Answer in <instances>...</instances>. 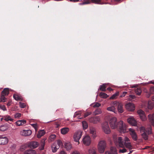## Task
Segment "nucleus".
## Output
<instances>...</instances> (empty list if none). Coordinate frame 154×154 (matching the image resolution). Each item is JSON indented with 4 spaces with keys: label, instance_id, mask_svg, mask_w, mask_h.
I'll list each match as a JSON object with an SVG mask.
<instances>
[{
    "label": "nucleus",
    "instance_id": "f257e3e1",
    "mask_svg": "<svg viewBox=\"0 0 154 154\" xmlns=\"http://www.w3.org/2000/svg\"><path fill=\"white\" fill-rule=\"evenodd\" d=\"M117 119L115 117H113L109 121V124L111 128L112 129L117 128L119 129L121 133H125L126 132V126L124 125L123 122L120 121L117 123Z\"/></svg>",
    "mask_w": 154,
    "mask_h": 154
},
{
    "label": "nucleus",
    "instance_id": "f03ea898",
    "mask_svg": "<svg viewBox=\"0 0 154 154\" xmlns=\"http://www.w3.org/2000/svg\"><path fill=\"white\" fill-rule=\"evenodd\" d=\"M129 141V139L128 137H125L124 140L121 137H119L115 141V143L117 146H118L120 147L123 148L125 146L127 148L130 149H131L132 146L131 143L128 142Z\"/></svg>",
    "mask_w": 154,
    "mask_h": 154
},
{
    "label": "nucleus",
    "instance_id": "7ed1b4c3",
    "mask_svg": "<svg viewBox=\"0 0 154 154\" xmlns=\"http://www.w3.org/2000/svg\"><path fill=\"white\" fill-rule=\"evenodd\" d=\"M140 130L141 133L143 132L141 135L142 137L145 140H147L148 138V135L151 134V127L148 130L145 129L144 127H141L140 128Z\"/></svg>",
    "mask_w": 154,
    "mask_h": 154
},
{
    "label": "nucleus",
    "instance_id": "20e7f679",
    "mask_svg": "<svg viewBox=\"0 0 154 154\" xmlns=\"http://www.w3.org/2000/svg\"><path fill=\"white\" fill-rule=\"evenodd\" d=\"M106 146V142L104 140L100 141L98 144V149L100 153L104 152Z\"/></svg>",
    "mask_w": 154,
    "mask_h": 154
},
{
    "label": "nucleus",
    "instance_id": "39448f33",
    "mask_svg": "<svg viewBox=\"0 0 154 154\" xmlns=\"http://www.w3.org/2000/svg\"><path fill=\"white\" fill-rule=\"evenodd\" d=\"M102 128L103 131L105 134H108L110 133L111 131L107 122H103L102 125Z\"/></svg>",
    "mask_w": 154,
    "mask_h": 154
},
{
    "label": "nucleus",
    "instance_id": "423d86ee",
    "mask_svg": "<svg viewBox=\"0 0 154 154\" xmlns=\"http://www.w3.org/2000/svg\"><path fill=\"white\" fill-rule=\"evenodd\" d=\"M82 132L81 131H78L75 132L73 136L74 140L79 143V140L82 135Z\"/></svg>",
    "mask_w": 154,
    "mask_h": 154
},
{
    "label": "nucleus",
    "instance_id": "0eeeda50",
    "mask_svg": "<svg viewBox=\"0 0 154 154\" xmlns=\"http://www.w3.org/2000/svg\"><path fill=\"white\" fill-rule=\"evenodd\" d=\"M112 104L114 105L115 106H118V110L120 113H122L124 112L123 109V105L121 103H119L118 102L115 101L113 102Z\"/></svg>",
    "mask_w": 154,
    "mask_h": 154
},
{
    "label": "nucleus",
    "instance_id": "6e6552de",
    "mask_svg": "<svg viewBox=\"0 0 154 154\" xmlns=\"http://www.w3.org/2000/svg\"><path fill=\"white\" fill-rule=\"evenodd\" d=\"M82 141L84 145L89 146L91 142V138L89 136L86 135L83 138Z\"/></svg>",
    "mask_w": 154,
    "mask_h": 154
},
{
    "label": "nucleus",
    "instance_id": "1a4fd4ad",
    "mask_svg": "<svg viewBox=\"0 0 154 154\" xmlns=\"http://www.w3.org/2000/svg\"><path fill=\"white\" fill-rule=\"evenodd\" d=\"M125 108L127 110L130 111H133L135 109V106L134 104L130 103L126 104Z\"/></svg>",
    "mask_w": 154,
    "mask_h": 154
},
{
    "label": "nucleus",
    "instance_id": "9d476101",
    "mask_svg": "<svg viewBox=\"0 0 154 154\" xmlns=\"http://www.w3.org/2000/svg\"><path fill=\"white\" fill-rule=\"evenodd\" d=\"M137 113L142 121H144L146 120V117L144 114V112L143 110L141 109L138 110Z\"/></svg>",
    "mask_w": 154,
    "mask_h": 154
},
{
    "label": "nucleus",
    "instance_id": "9b49d317",
    "mask_svg": "<svg viewBox=\"0 0 154 154\" xmlns=\"http://www.w3.org/2000/svg\"><path fill=\"white\" fill-rule=\"evenodd\" d=\"M32 133V131L29 130H23L20 132L21 135L24 136H27L30 135Z\"/></svg>",
    "mask_w": 154,
    "mask_h": 154
},
{
    "label": "nucleus",
    "instance_id": "f8f14e48",
    "mask_svg": "<svg viewBox=\"0 0 154 154\" xmlns=\"http://www.w3.org/2000/svg\"><path fill=\"white\" fill-rule=\"evenodd\" d=\"M90 133L92 135L93 138H95L97 137L96 130L95 128L91 126L90 127Z\"/></svg>",
    "mask_w": 154,
    "mask_h": 154
},
{
    "label": "nucleus",
    "instance_id": "ddd939ff",
    "mask_svg": "<svg viewBox=\"0 0 154 154\" xmlns=\"http://www.w3.org/2000/svg\"><path fill=\"white\" fill-rule=\"evenodd\" d=\"M8 141L7 138L4 136L0 137V144L5 145L6 144Z\"/></svg>",
    "mask_w": 154,
    "mask_h": 154
},
{
    "label": "nucleus",
    "instance_id": "4468645a",
    "mask_svg": "<svg viewBox=\"0 0 154 154\" xmlns=\"http://www.w3.org/2000/svg\"><path fill=\"white\" fill-rule=\"evenodd\" d=\"M39 145L38 142L34 141L30 142L28 144V146L31 148L34 149L37 147Z\"/></svg>",
    "mask_w": 154,
    "mask_h": 154
},
{
    "label": "nucleus",
    "instance_id": "2eb2a0df",
    "mask_svg": "<svg viewBox=\"0 0 154 154\" xmlns=\"http://www.w3.org/2000/svg\"><path fill=\"white\" fill-rule=\"evenodd\" d=\"M105 154H117L116 148L111 147L109 151H106Z\"/></svg>",
    "mask_w": 154,
    "mask_h": 154
},
{
    "label": "nucleus",
    "instance_id": "dca6fc26",
    "mask_svg": "<svg viewBox=\"0 0 154 154\" xmlns=\"http://www.w3.org/2000/svg\"><path fill=\"white\" fill-rule=\"evenodd\" d=\"M154 106V96L152 97V100L149 101L148 103V107L149 109H151Z\"/></svg>",
    "mask_w": 154,
    "mask_h": 154
},
{
    "label": "nucleus",
    "instance_id": "f3484780",
    "mask_svg": "<svg viewBox=\"0 0 154 154\" xmlns=\"http://www.w3.org/2000/svg\"><path fill=\"white\" fill-rule=\"evenodd\" d=\"M100 118L98 116L91 117L89 119V121L93 123H97L100 121Z\"/></svg>",
    "mask_w": 154,
    "mask_h": 154
},
{
    "label": "nucleus",
    "instance_id": "a211bd4d",
    "mask_svg": "<svg viewBox=\"0 0 154 154\" xmlns=\"http://www.w3.org/2000/svg\"><path fill=\"white\" fill-rule=\"evenodd\" d=\"M129 131L130 132V134L131 135L133 139L135 141L137 140V136L135 132L131 128L129 129Z\"/></svg>",
    "mask_w": 154,
    "mask_h": 154
},
{
    "label": "nucleus",
    "instance_id": "6ab92c4d",
    "mask_svg": "<svg viewBox=\"0 0 154 154\" xmlns=\"http://www.w3.org/2000/svg\"><path fill=\"white\" fill-rule=\"evenodd\" d=\"M127 121L128 123L134 126L136 125V121L134 118H129L128 119Z\"/></svg>",
    "mask_w": 154,
    "mask_h": 154
},
{
    "label": "nucleus",
    "instance_id": "aec40b11",
    "mask_svg": "<svg viewBox=\"0 0 154 154\" xmlns=\"http://www.w3.org/2000/svg\"><path fill=\"white\" fill-rule=\"evenodd\" d=\"M47 139L46 138H44L41 141L40 146L39 147L40 150H41L44 149L45 146V141Z\"/></svg>",
    "mask_w": 154,
    "mask_h": 154
},
{
    "label": "nucleus",
    "instance_id": "412c9836",
    "mask_svg": "<svg viewBox=\"0 0 154 154\" xmlns=\"http://www.w3.org/2000/svg\"><path fill=\"white\" fill-rule=\"evenodd\" d=\"M148 117L150 122L154 126V113L152 115L149 114Z\"/></svg>",
    "mask_w": 154,
    "mask_h": 154
},
{
    "label": "nucleus",
    "instance_id": "4be33fe9",
    "mask_svg": "<svg viewBox=\"0 0 154 154\" xmlns=\"http://www.w3.org/2000/svg\"><path fill=\"white\" fill-rule=\"evenodd\" d=\"M59 148V146H57L56 143H55L51 146V149L53 152H56L57 149Z\"/></svg>",
    "mask_w": 154,
    "mask_h": 154
},
{
    "label": "nucleus",
    "instance_id": "5701e85b",
    "mask_svg": "<svg viewBox=\"0 0 154 154\" xmlns=\"http://www.w3.org/2000/svg\"><path fill=\"white\" fill-rule=\"evenodd\" d=\"M9 127V125L8 124H5L0 127V130L2 131H4L7 130Z\"/></svg>",
    "mask_w": 154,
    "mask_h": 154
},
{
    "label": "nucleus",
    "instance_id": "b1692460",
    "mask_svg": "<svg viewBox=\"0 0 154 154\" xmlns=\"http://www.w3.org/2000/svg\"><path fill=\"white\" fill-rule=\"evenodd\" d=\"M16 124L18 126L23 125L25 124L26 123V121L24 120H18L16 122Z\"/></svg>",
    "mask_w": 154,
    "mask_h": 154
},
{
    "label": "nucleus",
    "instance_id": "393cba45",
    "mask_svg": "<svg viewBox=\"0 0 154 154\" xmlns=\"http://www.w3.org/2000/svg\"><path fill=\"white\" fill-rule=\"evenodd\" d=\"M45 133V132L44 130H40L38 132V133L37 135V137L38 138H40L41 137L43 136Z\"/></svg>",
    "mask_w": 154,
    "mask_h": 154
},
{
    "label": "nucleus",
    "instance_id": "a878e982",
    "mask_svg": "<svg viewBox=\"0 0 154 154\" xmlns=\"http://www.w3.org/2000/svg\"><path fill=\"white\" fill-rule=\"evenodd\" d=\"M24 153V154H36V152L35 150L29 149L25 151Z\"/></svg>",
    "mask_w": 154,
    "mask_h": 154
},
{
    "label": "nucleus",
    "instance_id": "bb28decb",
    "mask_svg": "<svg viewBox=\"0 0 154 154\" xmlns=\"http://www.w3.org/2000/svg\"><path fill=\"white\" fill-rule=\"evenodd\" d=\"M13 97L14 99L16 100H22V97L19 94H15L13 95Z\"/></svg>",
    "mask_w": 154,
    "mask_h": 154
},
{
    "label": "nucleus",
    "instance_id": "cd10ccee",
    "mask_svg": "<svg viewBox=\"0 0 154 154\" xmlns=\"http://www.w3.org/2000/svg\"><path fill=\"white\" fill-rule=\"evenodd\" d=\"M9 94V89L8 88H5L2 91L1 95L4 96H7Z\"/></svg>",
    "mask_w": 154,
    "mask_h": 154
},
{
    "label": "nucleus",
    "instance_id": "c85d7f7f",
    "mask_svg": "<svg viewBox=\"0 0 154 154\" xmlns=\"http://www.w3.org/2000/svg\"><path fill=\"white\" fill-rule=\"evenodd\" d=\"M81 113L80 111L76 112H75L73 116V117L74 118L77 117L78 119H81L82 118V117H81Z\"/></svg>",
    "mask_w": 154,
    "mask_h": 154
},
{
    "label": "nucleus",
    "instance_id": "c756f323",
    "mask_svg": "<svg viewBox=\"0 0 154 154\" xmlns=\"http://www.w3.org/2000/svg\"><path fill=\"white\" fill-rule=\"evenodd\" d=\"M69 129L68 128H64L61 129V133L63 134H66L69 131Z\"/></svg>",
    "mask_w": 154,
    "mask_h": 154
},
{
    "label": "nucleus",
    "instance_id": "7c9ffc66",
    "mask_svg": "<svg viewBox=\"0 0 154 154\" xmlns=\"http://www.w3.org/2000/svg\"><path fill=\"white\" fill-rule=\"evenodd\" d=\"M115 106L114 105L113 106L109 107L107 108V110L108 111L113 112L116 113V110Z\"/></svg>",
    "mask_w": 154,
    "mask_h": 154
},
{
    "label": "nucleus",
    "instance_id": "2f4dec72",
    "mask_svg": "<svg viewBox=\"0 0 154 154\" xmlns=\"http://www.w3.org/2000/svg\"><path fill=\"white\" fill-rule=\"evenodd\" d=\"M3 119L6 121H13V119H12L11 117L9 116H6L3 117Z\"/></svg>",
    "mask_w": 154,
    "mask_h": 154
},
{
    "label": "nucleus",
    "instance_id": "473e14b6",
    "mask_svg": "<svg viewBox=\"0 0 154 154\" xmlns=\"http://www.w3.org/2000/svg\"><path fill=\"white\" fill-rule=\"evenodd\" d=\"M154 94V87H152L150 88V93L146 95V97L147 98L149 97L151 94Z\"/></svg>",
    "mask_w": 154,
    "mask_h": 154
},
{
    "label": "nucleus",
    "instance_id": "72a5a7b5",
    "mask_svg": "<svg viewBox=\"0 0 154 154\" xmlns=\"http://www.w3.org/2000/svg\"><path fill=\"white\" fill-rule=\"evenodd\" d=\"M135 92L137 95H140L142 92V90L140 88H137L135 89Z\"/></svg>",
    "mask_w": 154,
    "mask_h": 154
},
{
    "label": "nucleus",
    "instance_id": "f704fd0d",
    "mask_svg": "<svg viewBox=\"0 0 154 154\" xmlns=\"http://www.w3.org/2000/svg\"><path fill=\"white\" fill-rule=\"evenodd\" d=\"M72 147L71 144L70 143H66L65 144V148L67 150L70 149Z\"/></svg>",
    "mask_w": 154,
    "mask_h": 154
},
{
    "label": "nucleus",
    "instance_id": "c9c22d12",
    "mask_svg": "<svg viewBox=\"0 0 154 154\" xmlns=\"http://www.w3.org/2000/svg\"><path fill=\"white\" fill-rule=\"evenodd\" d=\"M106 84H103L102 85L100 86V89L102 91H106Z\"/></svg>",
    "mask_w": 154,
    "mask_h": 154
},
{
    "label": "nucleus",
    "instance_id": "e433bc0d",
    "mask_svg": "<svg viewBox=\"0 0 154 154\" xmlns=\"http://www.w3.org/2000/svg\"><path fill=\"white\" fill-rule=\"evenodd\" d=\"M102 113V111L100 108H97L94 112V114L95 115H97L101 114Z\"/></svg>",
    "mask_w": 154,
    "mask_h": 154
},
{
    "label": "nucleus",
    "instance_id": "4c0bfd02",
    "mask_svg": "<svg viewBox=\"0 0 154 154\" xmlns=\"http://www.w3.org/2000/svg\"><path fill=\"white\" fill-rule=\"evenodd\" d=\"M99 95L101 98H106L108 97L106 94L103 92L100 93Z\"/></svg>",
    "mask_w": 154,
    "mask_h": 154
},
{
    "label": "nucleus",
    "instance_id": "58836bf2",
    "mask_svg": "<svg viewBox=\"0 0 154 154\" xmlns=\"http://www.w3.org/2000/svg\"><path fill=\"white\" fill-rule=\"evenodd\" d=\"M92 106L94 108L98 107L101 106V104L98 102H96L92 104Z\"/></svg>",
    "mask_w": 154,
    "mask_h": 154
},
{
    "label": "nucleus",
    "instance_id": "ea45409f",
    "mask_svg": "<svg viewBox=\"0 0 154 154\" xmlns=\"http://www.w3.org/2000/svg\"><path fill=\"white\" fill-rule=\"evenodd\" d=\"M56 137V136L55 134H51L49 137V140H50L51 141H53L55 138Z\"/></svg>",
    "mask_w": 154,
    "mask_h": 154
},
{
    "label": "nucleus",
    "instance_id": "a19ab883",
    "mask_svg": "<svg viewBox=\"0 0 154 154\" xmlns=\"http://www.w3.org/2000/svg\"><path fill=\"white\" fill-rule=\"evenodd\" d=\"M83 127L84 129H86L88 127V125L86 122H82Z\"/></svg>",
    "mask_w": 154,
    "mask_h": 154
},
{
    "label": "nucleus",
    "instance_id": "79ce46f5",
    "mask_svg": "<svg viewBox=\"0 0 154 154\" xmlns=\"http://www.w3.org/2000/svg\"><path fill=\"white\" fill-rule=\"evenodd\" d=\"M57 146H59V147L63 146V143L62 141L60 140H58L57 141V143H56Z\"/></svg>",
    "mask_w": 154,
    "mask_h": 154
},
{
    "label": "nucleus",
    "instance_id": "37998d69",
    "mask_svg": "<svg viewBox=\"0 0 154 154\" xmlns=\"http://www.w3.org/2000/svg\"><path fill=\"white\" fill-rule=\"evenodd\" d=\"M5 96L2 95H1V101L2 102H5L6 101V98L5 97Z\"/></svg>",
    "mask_w": 154,
    "mask_h": 154
},
{
    "label": "nucleus",
    "instance_id": "c03bdc74",
    "mask_svg": "<svg viewBox=\"0 0 154 154\" xmlns=\"http://www.w3.org/2000/svg\"><path fill=\"white\" fill-rule=\"evenodd\" d=\"M31 125L35 128V131H37L38 130V127L37 124H32Z\"/></svg>",
    "mask_w": 154,
    "mask_h": 154
},
{
    "label": "nucleus",
    "instance_id": "a18cd8bd",
    "mask_svg": "<svg viewBox=\"0 0 154 154\" xmlns=\"http://www.w3.org/2000/svg\"><path fill=\"white\" fill-rule=\"evenodd\" d=\"M91 1L95 4H98L100 3L101 2V0H91Z\"/></svg>",
    "mask_w": 154,
    "mask_h": 154
},
{
    "label": "nucleus",
    "instance_id": "49530a36",
    "mask_svg": "<svg viewBox=\"0 0 154 154\" xmlns=\"http://www.w3.org/2000/svg\"><path fill=\"white\" fill-rule=\"evenodd\" d=\"M21 116V114L20 113H17L14 116L15 118H16L20 117Z\"/></svg>",
    "mask_w": 154,
    "mask_h": 154
},
{
    "label": "nucleus",
    "instance_id": "de8ad7c7",
    "mask_svg": "<svg viewBox=\"0 0 154 154\" xmlns=\"http://www.w3.org/2000/svg\"><path fill=\"white\" fill-rule=\"evenodd\" d=\"M19 103L20 106L21 108H24L26 107V105L25 103L21 102H20Z\"/></svg>",
    "mask_w": 154,
    "mask_h": 154
},
{
    "label": "nucleus",
    "instance_id": "09e8293b",
    "mask_svg": "<svg viewBox=\"0 0 154 154\" xmlns=\"http://www.w3.org/2000/svg\"><path fill=\"white\" fill-rule=\"evenodd\" d=\"M89 152L90 154H97L94 150H93L91 149L89 150Z\"/></svg>",
    "mask_w": 154,
    "mask_h": 154
},
{
    "label": "nucleus",
    "instance_id": "8fccbe9b",
    "mask_svg": "<svg viewBox=\"0 0 154 154\" xmlns=\"http://www.w3.org/2000/svg\"><path fill=\"white\" fill-rule=\"evenodd\" d=\"M118 95V94H113L111 97H110V99H114Z\"/></svg>",
    "mask_w": 154,
    "mask_h": 154
},
{
    "label": "nucleus",
    "instance_id": "3c124183",
    "mask_svg": "<svg viewBox=\"0 0 154 154\" xmlns=\"http://www.w3.org/2000/svg\"><path fill=\"white\" fill-rule=\"evenodd\" d=\"M127 151V149H126L125 148L123 149H120L119 150V152L120 153H124L126 152Z\"/></svg>",
    "mask_w": 154,
    "mask_h": 154
},
{
    "label": "nucleus",
    "instance_id": "603ef678",
    "mask_svg": "<svg viewBox=\"0 0 154 154\" xmlns=\"http://www.w3.org/2000/svg\"><path fill=\"white\" fill-rule=\"evenodd\" d=\"M61 124V123L60 122H55V125H56V128H59L60 126V125Z\"/></svg>",
    "mask_w": 154,
    "mask_h": 154
},
{
    "label": "nucleus",
    "instance_id": "864d4df0",
    "mask_svg": "<svg viewBox=\"0 0 154 154\" xmlns=\"http://www.w3.org/2000/svg\"><path fill=\"white\" fill-rule=\"evenodd\" d=\"M0 108L4 111H5L6 110V107L4 105H0Z\"/></svg>",
    "mask_w": 154,
    "mask_h": 154
},
{
    "label": "nucleus",
    "instance_id": "5fc2aeb1",
    "mask_svg": "<svg viewBox=\"0 0 154 154\" xmlns=\"http://www.w3.org/2000/svg\"><path fill=\"white\" fill-rule=\"evenodd\" d=\"M130 100H131L133 99H134L136 98V96L134 95H129Z\"/></svg>",
    "mask_w": 154,
    "mask_h": 154
},
{
    "label": "nucleus",
    "instance_id": "6e6d98bb",
    "mask_svg": "<svg viewBox=\"0 0 154 154\" xmlns=\"http://www.w3.org/2000/svg\"><path fill=\"white\" fill-rule=\"evenodd\" d=\"M91 112H87L84 115V117L85 118V117L88 116L91 114Z\"/></svg>",
    "mask_w": 154,
    "mask_h": 154
},
{
    "label": "nucleus",
    "instance_id": "4d7b16f0",
    "mask_svg": "<svg viewBox=\"0 0 154 154\" xmlns=\"http://www.w3.org/2000/svg\"><path fill=\"white\" fill-rule=\"evenodd\" d=\"M16 147V145L15 144H13L11 146V148L12 149H15Z\"/></svg>",
    "mask_w": 154,
    "mask_h": 154
},
{
    "label": "nucleus",
    "instance_id": "13d9d810",
    "mask_svg": "<svg viewBox=\"0 0 154 154\" xmlns=\"http://www.w3.org/2000/svg\"><path fill=\"white\" fill-rule=\"evenodd\" d=\"M127 93V92H124L121 95V97H124Z\"/></svg>",
    "mask_w": 154,
    "mask_h": 154
},
{
    "label": "nucleus",
    "instance_id": "bf43d9fd",
    "mask_svg": "<svg viewBox=\"0 0 154 154\" xmlns=\"http://www.w3.org/2000/svg\"><path fill=\"white\" fill-rule=\"evenodd\" d=\"M70 2H79V0H69Z\"/></svg>",
    "mask_w": 154,
    "mask_h": 154
},
{
    "label": "nucleus",
    "instance_id": "052dcab7",
    "mask_svg": "<svg viewBox=\"0 0 154 154\" xmlns=\"http://www.w3.org/2000/svg\"><path fill=\"white\" fill-rule=\"evenodd\" d=\"M107 90L109 91H111L113 90L110 87L108 88H107Z\"/></svg>",
    "mask_w": 154,
    "mask_h": 154
},
{
    "label": "nucleus",
    "instance_id": "680f3d73",
    "mask_svg": "<svg viewBox=\"0 0 154 154\" xmlns=\"http://www.w3.org/2000/svg\"><path fill=\"white\" fill-rule=\"evenodd\" d=\"M11 102L9 101L8 103H7V105L8 106H9L11 105Z\"/></svg>",
    "mask_w": 154,
    "mask_h": 154
},
{
    "label": "nucleus",
    "instance_id": "e2e57ef3",
    "mask_svg": "<svg viewBox=\"0 0 154 154\" xmlns=\"http://www.w3.org/2000/svg\"><path fill=\"white\" fill-rule=\"evenodd\" d=\"M60 154H66V152L63 151H61L60 153Z\"/></svg>",
    "mask_w": 154,
    "mask_h": 154
},
{
    "label": "nucleus",
    "instance_id": "0e129e2a",
    "mask_svg": "<svg viewBox=\"0 0 154 154\" xmlns=\"http://www.w3.org/2000/svg\"><path fill=\"white\" fill-rule=\"evenodd\" d=\"M72 154H79V152H78L76 151H75L73 152Z\"/></svg>",
    "mask_w": 154,
    "mask_h": 154
},
{
    "label": "nucleus",
    "instance_id": "69168bd1",
    "mask_svg": "<svg viewBox=\"0 0 154 154\" xmlns=\"http://www.w3.org/2000/svg\"><path fill=\"white\" fill-rule=\"evenodd\" d=\"M115 1L117 2H119L121 0H114Z\"/></svg>",
    "mask_w": 154,
    "mask_h": 154
},
{
    "label": "nucleus",
    "instance_id": "338daca9",
    "mask_svg": "<svg viewBox=\"0 0 154 154\" xmlns=\"http://www.w3.org/2000/svg\"><path fill=\"white\" fill-rule=\"evenodd\" d=\"M149 148V146H146L143 149H147L148 148Z\"/></svg>",
    "mask_w": 154,
    "mask_h": 154
},
{
    "label": "nucleus",
    "instance_id": "774afa93",
    "mask_svg": "<svg viewBox=\"0 0 154 154\" xmlns=\"http://www.w3.org/2000/svg\"><path fill=\"white\" fill-rule=\"evenodd\" d=\"M135 87V85H133V86H132L131 87V88H134V87Z\"/></svg>",
    "mask_w": 154,
    "mask_h": 154
}]
</instances>
